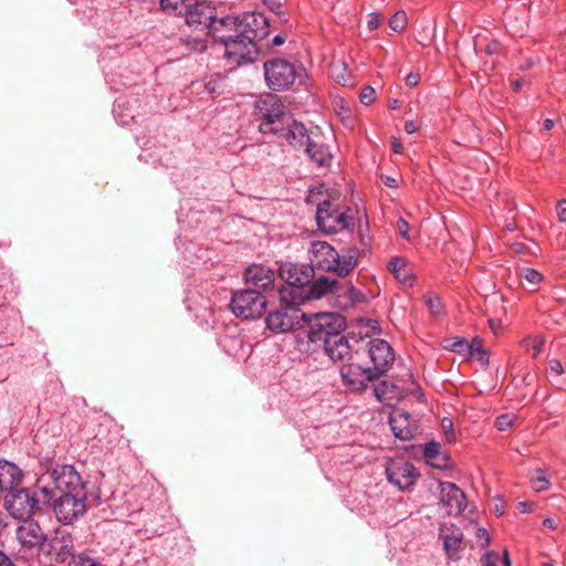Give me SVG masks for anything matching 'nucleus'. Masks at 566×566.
<instances>
[{"instance_id": "f257e3e1", "label": "nucleus", "mask_w": 566, "mask_h": 566, "mask_svg": "<svg viewBox=\"0 0 566 566\" xmlns=\"http://www.w3.org/2000/svg\"><path fill=\"white\" fill-rule=\"evenodd\" d=\"M36 489L43 494V504L52 506L56 520L73 524L86 512L85 483L73 465H55L41 474Z\"/></svg>"}, {"instance_id": "f03ea898", "label": "nucleus", "mask_w": 566, "mask_h": 566, "mask_svg": "<svg viewBox=\"0 0 566 566\" xmlns=\"http://www.w3.org/2000/svg\"><path fill=\"white\" fill-rule=\"evenodd\" d=\"M311 265L326 272H332L338 277H346L357 265L360 251L356 247H349L338 252L325 241H314L311 247Z\"/></svg>"}, {"instance_id": "7ed1b4c3", "label": "nucleus", "mask_w": 566, "mask_h": 566, "mask_svg": "<svg viewBox=\"0 0 566 566\" xmlns=\"http://www.w3.org/2000/svg\"><path fill=\"white\" fill-rule=\"evenodd\" d=\"M214 41L221 43L224 46V57L228 63L233 66H240L242 60H249L251 54L254 52L247 50L242 53V43L240 30H239V17L238 14H228L226 17L214 18L210 21V25L207 30Z\"/></svg>"}, {"instance_id": "20e7f679", "label": "nucleus", "mask_w": 566, "mask_h": 566, "mask_svg": "<svg viewBox=\"0 0 566 566\" xmlns=\"http://www.w3.org/2000/svg\"><path fill=\"white\" fill-rule=\"evenodd\" d=\"M159 7L168 15L182 18L195 30H208L217 14L216 7L208 0H160Z\"/></svg>"}, {"instance_id": "39448f33", "label": "nucleus", "mask_w": 566, "mask_h": 566, "mask_svg": "<svg viewBox=\"0 0 566 566\" xmlns=\"http://www.w3.org/2000/svg\"><path fill=\"white\" fill-rule=\"evenodd\" d=\"M239 17V30L241 35V50L242 53H245L247 50L254 52L251 54L249 60H242L240 62L241 65H248L255 61L258 54L260 53L261 46L260 42L264 40L269 33V21L266 17L259 12H243L238 14Z\"/></svg>"}, {"instance_id": "423d86ee", "label": "nucleus", "mask_w": 566, "mask_h": 566, "mask_svg": "<svg viewBox=\"0 0 566 566\" xmlns=\"http://www.w3.org/2000/svg\"><path fill=\"white\" fill-rule=\"evenodd\" d=\"M266 307L265 296L252 287L233 292L230 308L237 317L256 319L261 317Z\"/></svg>"}, {"instance_id": "0eeeda50", "label": "nucleus", "mask_w": 566, "mask_h": 566, "mask_svg": "<svg viewBox=\"0 0 566 566\" xmlns=\"http://www.w3.org/2000/svg\"><path fill=\"white\" fill-rule=\"evenodd\" d=\"M40 494L41 496H39L36 491L28 488L13 489L6 495V509L14 518H29L43 504V494L41 492Z\"/></svg>"}, {"instance_id": "6e6552de", "label": "nucleus", "mask_w": 566, "mask_h": 566, "mask_svg": "<svg viewBox=\"0 0 566 566\" xmlns=\"http://www.w3.org/2000/svg\"><path fill=\"white\" fill-rule=\"evenodd\" d=\"M346 327V319L336 313H319L310 322L308 339L316 345L342 335Z\"/></svg>"}, {"instance_id": "1a4fd4ad", "label": "nucleus", "mask_w": 566, "mask_h": 566, "mask_svg": "<svg viewBox=\"0 0 566 566\" xmlns=\"http://www.w3.org/2000/svg\"><path fill=\"white\" fill-rule=\"evenodd\" d=\"M316 223L322 232L333 234L353 227L354 219L345 212H340L338 207L329 200H325L317 206Z\"/></svg>"}, {"instance_id": "9d476101", "label": "nucleus", "mask_w": 566, "mask_h": 566, "mask_svg": "<svg viewBox=\"0 0 566 566\" xmlns=\"http://www.w3.org/2000/svg\"><path fill=\"white\" fill-rule=\"evenodd\" d=\"M266 85L272 91L290 87L296 78V69L285 59H272L263 64Z\"/></svg>"}, {"instance_id": "9b49d317", "label": "nucleus", "mask_w": 566, "mask_h": 566, "mask_svg": "<svg viewBox=\"0 0 566 566\" xmlns=\"http://www.w3.org/2000/svg\"><path fill=\"white\" fill-rule=\"evenodd\" d=\"M359 348L361 356L368 357L373 364L370 368L377 378L382 376L395 360L394 349L385 339H370L366 346Z\"/></svg>"}, {"instance_id": "f8f14e48", "label": "nucleus", "mask_w": 566, "mask_h": 566, "mask_svg": "<svg viewBox=\"0 0 566 566\" xmlns=\"http://www.w3.org/2000/svg\"><path fill=\"white\" fill-rule=\"evenodd\" d=\"M363 358L360 348H355L354 359H349V363L340 368L344 382L355 391L365 389L368 382L377 379L369 366L361 365Z\"/></svg>"}, {"instance_id": "ddd939ff", "label": "nucleus", "mask_w": 566, "mask_h": 566, "mask_svg": "<svg viewBox=\"0 0 566 566\" xmlns=\"http://www.w3.org/2000/svg\"><path fill=\"white\" fill-rule=\"evenodd\" d=\"M302 317L303 314L298 308L284 305L270 311L265 317V324L266 328L273 333H286L294 329Z\"/></svg>"}, {"instance_id": "4468645a", "label": "nucleus", "mask_w": 566, "mask_h": 566, "mask_svg": "<svg viewBox=\"0 0 566 566\" xmlns=\"http://www.w3.org/2000/svg\"><path fill=\"white\" fill-rule=\"evenodd\" d=\"M281 279L291 286L306 287L314 279L315 271L311 264L285 262L280 265Z\"/></svg>"}, {"instance_id": "2eb2a0df", "label": "nucleus", "mask_w": 566, "mask_h": 566, "mask_svg": "<svg viewBox=\"0 0 566 566\" xmlns=\"http://www.w3.org/2000/svg\"><path fill=\"white\" fill-rule=\"evenodd\" d=\"M439 538L449 559L459 560L464 549L463 532L453 523L443 524L439 528Z\"/></svg>"}, {"instance_id": "dca6fc26", "label": "nucleus", "mask_w": 566, "mask_h": 566, "mask_svg": "<svg viewBox=\"0 0 566 566\" xmlns=\"http://www.w3.org/2000/svg\"><path fill=\"white\" fill-rule=\"evenodd\" d=\"M15 535L21 546L27 549L40 548L46 541L39 523L30 518L21 520L15 530Z\"/></svg>"}, {"instance_id": "f3484780", "label": "nucleus", "mask_w": 566, "mask_h": 566, "mask_svg": "<svg viewBox=\"0 0 566 566\" xmlns=\"http://www.w3.org/2000/svg\"><path fill=\"white\" fill-rule=\"evenodd\" d=\"M440 501L446 507L448 515L461 514L467 507L464 492L452 482H440Z\"/></svg>"}, {"instance_id": "a211bd4d", "label": "nucleus", "mask_w": 566, "mask_h": 566, "mask_svg": "<svg viewBox=\"0 0 566 566\" xmlns=\"http://www.w3.org/2000/svg\"><path fill=\"white\" fill-rule=\"evenodd\" d=\"M244 281L249 287L263 292L274 289L275 272L263 265L252 264L244 271Z\"/></svg>"}, {"instance_id": "6ab92c4d", "label": "nucleus", "mask_w": 566, "mask_h": 566, "mask_svg": "<svg viewBox=\"0 0 566 566\" xmlns=\"http://www.w3.org/2000/svg\"><path fill=\"white\" fill-rule=\"evenodd\" d=\"M270 132L286 139L295 149L306 147V145L312 140L305 125L297 120H292L290 124L282 127L272 126L270 127Z\"/></svg>"}, {"instance_id": "aec40b11", "label": "nucleus", "mask_w": 566, "mask_h": 566, "mask_svg": "<svg viewBox=\"0 0 566 566\" xmlns=\"http://www.w3.org/2000/svg\"><path fill=\"white\" fill-rule=\"evenodd\" d=\"M389 424L394 436L402 441L415 438L418 431L417 421L411 419L410 413L402 409H396L389 415Z\"/></svg>"}, {"instance_id": "412c9836", "label": "nucleus", "mask_w": 566, "mask_h": 566, "mask_svg": "<svg viewBox=\"0 0 566 566\" xmlns=\"http://www.w3.org/2000/svg\"><path fill=\"white\" fill-rule=\"evenodd\" d=\"M256 115L268 125H275L284 116V105L275 94H265L255 102Z\"/></svg>"}, {"instance_id": "4be33fe9", "label": "nucleus", "mask_w": 566, "mask_h": 566, "mask_svg": "<svg viewBox=\"0 0 566 566\" xmlns=\"http://www.w3.org/2000/svg\"><path fill=\"white\" fill-rule=\"evenodd\" d=\"M415 467L408 461L391 462L386 469L387 479L399 489H406L413 484L417 475Z\"/></svg>"}, {"instance_id": "5701e85b", "label": "nucleus", "mask_w": 566, "mask_h": 566, "mask_svg": "<svg viewBox=\"0 0 566 566\" xmlns=\"http://www.w3.org/2000/svg\"><path fill=\"white\" fill-rule=\"evenodd\" d=\"M327 356L334 361H342L344 359H354L355 349L352 348L349 342L344 335H335L333 338L318 344Z\"/></svg>"}, {"instance_id": "b1692460", "label": "nucleus", "mask_w": 566, "mask_h": 566, "mask_svg": "<svg viewBox=\"0 0 566 566\" xmlns=\"http://www.w3.org/2000/svg\"><path fill=\"white\" fill-rule=\"evenodd\" d=\"M340 289L342 283L339 281L323 275L315 281L313 280L306 286L304 298H321L328 293L340 297Z\"/></svg>"}, {"instance_id": "393cba45", "label": "nucleus", "mask_w": 566, "mask_h": 566, "mask_svg": "<svg viewBox=\"0 0 566 566\" xmlns=\"http://www.w3.org/2000/svg\"><path fill=\"white\" fill-rule=\"evenodd\" d=\"M21 478V470L14 463L0 460V494L12 491Z\"/></svg>"}, {"instance_id": "a878e982", "label": "nucleus", "mask_w": 566, "mask_h": 566, "mask_svg": "<svg viewBox=\"0 0 566 566\" xmlns=\"http://www.w3.org/2000/svg\"><path fill=\"white\" fill-rule=\"evenodd\" d=\"M51 547L54 551L57 563H65L67 559L72 560L74 555V542L73 537L69 533H59L51 543Z\"/></svg>"}, {"instance_id": "bb28decb", "label": "nucleus", "mask_w": 566, "mask_h": 566, "mask_svg": "<svg viewBox=\"0 0 566 566\" xmlns=\"http://www.w3.org/2000/svg\"><path fill=\"white\" fill-rule=\"evenodd\" d=\"M305 153L317 167H328L333 159L329 146L314 138L306 145Z\"/></svg>"}, {"instance_id": "cd10ccee", "label": "nucleus", "mask_w": 566, "mask_h": 566, "mask_svg": "<svg viewBox=\"0 0 566 566\" xmlns=\"http://www.w3.org/2000/svg\"><path fill=\"white\" fill-rule=\"evenodd\" d=\"M423 457L427 460V462L430 463L432 467L439 469H443L447 467L448 459L441 452L440 443L436 441H429L426 443L423 449Z\"/></svg>"}, {"instance_id": "c85d7f7f", "label": "nucleus", "mask_w": 566, "mask_h": 566, "mask_svg": "<svg viewBox=\"0 0 566 566\" xmlns=\"http://www.w3.org/2000/svg\"><path fill=\"white\" fill-rule=\"evenodd\" d=\"M331 72H332L333 78L342 86L355 85V81L353 80L352 72L344 61H342V60L335 61L332 64Z\"/></svg>"}, {"instance_id": "c756f323", "label": "nucleus", "mask_w": 566, "mask_h": 566, "mask_svg": "<svg viewBox=\"0 0 566 566\" xmlns=\"http://www.w3.org/2000/svg\"><path fill=\"white\" fill-rule=\"evenodd\" d=\"M388 269L398 281L405 284L411 282V272L405 259L398 256L392 258L388 264Z\"/></svg>"}, {"instance_id": "7c9ffc66", "label": "nucleus", "mask_w": 566, "mask_h": 566, "mask_svg": "<svg viewBox=\"0 0 566 566\" xmlns=\"http://www.w3.org/2000/svg\"><path fill=\"white\" fill-rule=\"evenodd\" d=\"M470 352H468L469 357L476 358L482 365L489 364V354L488 350L483 347L482 340L479 337H474L471 342H469Z\"/></svg>"}, {"instance_id": "2f4dec72", "label": "nucleus", "mask_w": 566, "mask_h": 566, "mask_svg": "<svg viewBox=\"0 0 566 566\" xmlns=\"http://www.w3.org/2000/svg\"><path fill=\"white\" fill-rule=\"evenodd\" d=\"M396 390V386L389 381H381L375 386L374 392L378 401L382 403H389L394 398L392 394Z\"/></svg>"}, {"instance_id": "473e14b6", "label": "nucleus", "mask_w": 566, "mask_h": 566, "mask_svg": "<svg viewBox=\"0 0 566 566\" xmlns=\"http://www.w3.org/2000/svg\"><path fill=\"white\" fill-rule=\"evenodd\" d=\"M520 277L527 282L530 289L535 291L543 281V275L535 269L524 268L520 271Z\"/></svg>"}, {"instance_id": "72a5a7b5", "label": "nucleus", "mask_w": 566, "mask_h": 566, "mask_svg": "<svg viewBox=\"0 0 566 566\" xmlns=\"http://www.w3.org/2000/svg\"><path fill=\"white\" fill-rule=\"evenodd\" d=\"M549 480L545 476L543 469H536L534 475L531 478L532 489L536 492L545 491L549 488Z\"/></svg>"}, {"instance_id": "f704fd0d", "label": "nucleus", "mask_w": 566, "mask_h": 566, "mask_svg": "<svg viewBox=\"0 0 566 566\" xmlns=\"http://www.w3.org/2000/svg\"><path fill=\"white\" fill-rule=\"evenodd\" d=\"M342 296H345L350 304L365 301V295L360 291L355 289L352 284L346 283H342L340 297Z\"/></svg>"}, {"instance_id": "c9c22d12", "label": "nucleus", "mask_w": 566, "mask_h": 566, "mask_svg": "<svg viewBox=\"0 0 566 566\" xmlns=\"http://www.w3.org/2000/svg\"><path fill=\"white\" fill-rule=\"evenodd\" d=\"M424 302L432 315L438 316L444 312V305L438 295L428 293L424 295Z\"/></svg>"}, {"instance_id": "e433bc0d", "label": "nucleus", "mask_w": 566, "mask_h": 566, "mask_svg": "<svg viewBox=\"0 0 566 566\" xmlns=\"http://www.w3.org/2000/svg\"><path fill=\"white\" fill-rule=\"evenodd\" d=\"M447 348L450 350L459 354V355H468V352H470V346L468 339L463 337H453L449 339V344L447 345Z\"/></svg>"}, {"instance_id": "4c0bfd02", "label": "nucleus", "mask_w": 566, "mask_h": 566, "mask_svg": "<svg viewBox=\"0 0 566 566\" xmlns=\"http://www.w3.org/2000/svg\"><path fill=\"white\" fill-rule=\"evenodd\" d=\"M407 27V14L405 11H397L389 19V28L395 32H402Z\"/></svg>"}, {"instance_id": "58836bf2", "label": "nucleus", "mask_w": 566, "mask_h": 566, "mask_svg": "<svg viewBox=\"0 0 566 566\" xmlns=\"http://www.w3.org/2000/svg\"><path fill=\"white\" fill-rule=\"evenodd\" d=\"M224 80L222 77H211L206 82L205 88L210 94H221L224 90Z\"/></svg>"}, {"instance_id": "ea45409f", "label": "nucleus", "mask_w": 566, "mask_h": 566, "mask_svg": "<svg viewBox=\"0 0 566 566\" xmlns=\"http://www.w3.org/2000/svg\"><path fill=\"white\" fill-rule=\"evenodd\" d=\"M69 566H104L98 560L85 555V554H78L76 557H73L72 560H70Z\"/></svg>"}, {"instance_id": "a19ab883", "label": "nucleus", "mask_w": 566, "mask_h": 566, "mask_svg": "<svg viewBox=\"0 0 566 566\" xmlns=\"http://www.w3.org/2000/svg\"><path fill=\"white\" fill-rule=\"evenodd\" d=\"M527 346L533 352V357H536L544 346V339L541 336H534L527 339Z\"/></svg>"}, {"instance_id": "79ce46f5", "label": "nucleus", "mask_w": 566, "mask_h": 566, "mask_svg": "<svg viewBox=\"0 0 566 566\" xmlns=\"http://www.w3.org/2000/svg\"><path fill=\"white\" fill-rule=\"evenodd\" d=\"M375 95H376V92H375L374 87L365 86L359 94V101L364 105H369L375 101Z\"/></svg>"}, {"instance_id": "37998d69", "label": "nucleus", "mask_w": 566, "mask_h": 566, "mask_svg": "<svg viewBox=\"0 0 566 566\" xmlns=\"http://www.w3.org/2000/svg\"><path fill=\"white\" fill-rule=\"evenodd\" d=\"M396 229L401 238H403L407 241H411V235L409 234V223L403 219L399 218L396 223Z\"/></svg>"}, {"instance_id": "c03bdc74", "label": "nucleus", "mask_w": 566, "mask_h": 566, "mask_svg": "<svg viewBox=\"0 0 566 566\" xmlns=\"http://www.w3.org/2000/svg\"><path fill=\"white\" fill-rule=\"evenodd\" d=\"M512 417L507 413H504V415H501L499 416L496 419H495V427L500 430V431H504L506 429H509L511 426H512Z\"/></svg>"}, {"instance_id": "a18cd8bd", "label": "nucleus", "mask_w": 566, "mask_h": 566, "mask_svg": "<svg viewBox=\"0 0 566 566\" xmlns=\"http://www.w3.org/2000/svg\"><path fill=\"white\" fill-rule=\"evenodd\" d=\"M475 537H476V541H478L479 545L482 548L489 546V544H490V535H489V532L486 531V528L478 527L476 532H475Z\"/></svg>"}, {"instance_id": "49530a36", "label": "nucleus", "mask_w": 566, "mask_h": 566, "mask_svg": "<svg viewBox=\"0 0 566 566\" xmlns=\"http://www.w3.org/2000/svg\"><path fill=\"white\" fill-rule=\"evenodd\" d=\"M380 22L381 15L378 12H371L368 14L367 25L369 30H377L380 25Z\"/></svg>"}, {"instance_id": "de8ad7c7", "label": "nucleus", "mask_w": 566, "mask_h": 566, "mask_svg": "<svg viewBox=\"0 0 566 566\" xmlns=\"http://www.w3.org/2000/svg\"><path fill=\"white\" fill-rule=\"evenodd\" d=\"M264 4L275 14L282 12L283 0H263Z\"/></svg>"}, {"instance_id": "09e8293b", "label": "nucleus", "mask_w": 566, "mask_h": 566, "mask_svg": "<svg viewBox=\"0 0 566 566\" xmlns=\"http://www.w3.org/2000/svg\"><path fill=\"white\" fill-rule=\"evenodd\" d=\"M499 555L494 552H488L483 558V566H496Z\"/></svg>"}, {"instance_id": "8fccbe9b", "label": "nucleus", "mask_w": 566, "mask_h": 566, "mask_svg": "<svg viewBox=\"0 0 566 566\" xmlns=\"http://www.w3.org/2000/svg\"><path fill=\"white\" fill-rule=\"evenodd\" d=\"M558 220L560 222H566V199H562L558 201L556 207Z\"/></svg>"}, {"instance_id": "3c124183", "label": "nucleus", "mask_w": 566, "mask_h": 566, "mask_svg": "<svg viewBox=\"0 0 566 566\" xmlns=\"http://www.w3.org/2000/svg\"><path fill=\"white\" fill-rule=\"evenodd\" d=\"M548 366L549 370L556 376H560L564 373L563 365L558 359H551Z\"/></svg>"}, {"instance_id": "603ef678", "label": "nucleus", "mask_w": 566, "mask_h": 566, "mask_svg": "<svg viewBox=\"0 0 566 566\" xmlns=\"http://www.w3.org/2000/svg\"><path fill=\"white\" fill-rule=\"evenodd\" d=\"M420 82V74L419 73H409L406 77V85L409 87H415Z\"/></svg>"}, {"instance_id": "864d4df0", "label": "nucleus", "mask_w": 566, "mask_h": 566, "mask_svg": "<svg viewBox=\"0 0 566 566\" xmlns=\"http://www.w3.org/2000/svg\"><path fill=\"white\" fill-rule=\"evenodd\" d=\"M442 427L446 431V434L448 436V439L451 440L454 438V432L452 428V421L448 418H443L442 420Z\"/></svg>"}, {"instance_id": "5fc2aeb1", "label": "nucleus", "mask_w": 566, "mask_h": 566, "mask_svg": "<svg viewBox=\"0 0 566 566\" xmlns=\"http://www.w3.org/2000/svg\"><path fill=\"white\" fill-rule=\"evenodd\" d=\"M419 129L418 125L413 120H407L405 123V132L409 135L415 134Z\"/></svg>"}, {"instance_id": "6e6d98bb", "label": "nucleus", "mask_w": 566, "mask_h": 566, "mask_svg": "<svg viewBox=\"0 0 566 566\" xmlns=\"http://www.w3.org/2000/svg\"><path fill=\"white\" fill-rule=\"evenodd\" d=\"M391 147L395 154H401L403 150L402 144L396 137L391 139Z\"/></svg>"}, {"instance_id": "4d7b16f0", "label": "nucleus", "mask_w": 566, "mask_h": 566, "mask_svg": "<svg viewBox=\"0 0 566 566\" xmlns=\"http://www.w3.org/2000/svg\"><path fill=\"white\" fill-rule=\"evenodd\" d=\"M0 566H14L9 556L2 551H0Z\"/></svg>"}, {"instance_id": "13d9d810", "label": "nucleus", "mask_w": 566, "mask_h": 566, "mask_svg": "<svg viewBox=\"0 0 566 566\" xmlns=\"http://www.w3.org/2000/svg\"><path fill=\"white\" fill-rule=\"evenodd\" d=\"M382 182L385 184V186L389 187V188H397L398 187V181L396 178L394 177H390V176H386L384 179H382Z\"/></svg>"}, {"instance_id": "bf43d9fd", "label": "nucleus", "mask_w": 566, "mask_h": 566, "mask_svg": "<svg viewBox=\"0 0 566 566\" xmlns=\"http://www.w3.org/2000/svg\"><path fill=\"white\" fill-rule=\"evenodd\" d=\"M285 36L282 34L275 35L271 41V46H280L285 42Z\"/></svg>"}, {"instance_id": "052dcab7", "label": "nucleus", "mask_w": 566, "mask_h": 566, "mask_svg": "<svg viewBox=\"0 0 566 566\" xmlns=\"http://www.w3.org/2000/svg\"><path fill=\"white\" fill-rule=\"evenodd\" d=\"M543 527L548 528V530H554L556 527L554 520L549 518V517L545 518L543 521Z\"/></svg>"}, {"instance_id": "680f3d73", "label": "nucleus", "mask_w": 566, "mask_h": 566, "mask_svg": "<svg viewBox=\"0 0 566 566\" xmlns=\"http://www.w3.org/2000/svg\"><path fill=\"white\" fill-rule=\"evenodd\" d=\"M554 126V122L549 118L545 119L544 123H543V128L545 130H551Z\"/></svg>"}, {"instance_id": "e2e57ef3", "label": "nucleus", "mask_w": 566, "mask_h": 566, "mask_svg": "<svg viewBox=\"0 0 566 566\" xmlns=\"http://www.w3.org/2000/svg\"><path fill=\"white\" fill-rule=\"evenodd\" d=\"M522 87V80H516L512 83V88L515 91V92H518Z\"/></svg>"}, {"instance_id": "0e129e2a", "label": "nucleus", "mask_w": 566, "mask_h": 566, "mask_svg": "<svg viewBox=\"0 0 566 566\" xmlns=\"http://www.w3.org/2000/svg\"><path fill=\"white\" fill-rule=\"evenodd\" d=\"M503 565L504 566H511V560H510V556H509V553L505 551L503 553Z\"/></svg>"}, {"instance_id": "69168bd1", "label": "nucleus", "mask_w": 566, "mask_h": 566, "mask_svg": "<svg viewBox=\"0 0 566 566\" xmlns=\"http://www.w3.org/2000/svg\"><path fill=\"white\" fill-rule=\"evenodd\" d=\"M533 65L532 61H527L525 64L521 65L520 69L526 70L530 69Z\"/></svg>"}, {"instance_id": "338daca9", "label": "nucleus", "mask_w": 566, "mask_h": 566, "mask_svg": "<svg viewBox=\"0 0 566 566\" xmlns=\"http://www.w3.org/2000/svg\"><path fill=\"white\" fill-rule=\"evenodd\" d=\"M518 506H520V509H521V511H522V512H526V510H527V504H526V503H524V502H520V503H518Z\"/></svg>"}, {"instance_id": "774afa93", "label": "nucleus", "mask_w": 566, "mask_h": 566, "mask_svg": "<svg viewBox=\"0 0 566 566\" xmlns=\"http://www.w3.org/2000/svg\"><path fill=\"white\" fill-rule=\"evenodd\" d=\"M397 103H398V101H397V99H395V101L392 102L391 108H396V107H397Z\"/></svg>"}]
</instances>
